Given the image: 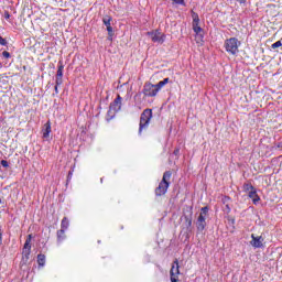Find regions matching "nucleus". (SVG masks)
<instances>
[{"label": "nucleus", "instance_id": "f3484780", "mask_svg": "<svg viewBox=\"0 0 282 282\" xmlns=\"http://www.w3.org/2000/svg\"><path fill=\"white\" fill-rule=\"evenodd\" d=\"M170 80L171 79L169 77L164 78L163 80L159 82L154 86L156 87L158 91H160V89H162V87H164L165 85H169Z\"/></svg>", "mask_w": 282, "mask_h": 282}, {"label": "nucleus", "instance_id": "7c9ffc66", "mask_svg": "<svg viewBox=\"0 0 282 282\" xmlns=\"http://www.w3.org/2000/svg\"><path fill=\"white\" fill-rule=\"evenodd\" d=\"M2 56H3L4 58H11L12 55H10V52L4 51V52H2Z\"/></svg>", "mask_w": 282, "mask_h": 282}, {"label": "nucleus", "instance_id": "dca6fc26", "mask_svg": "<svg viewBox=\"0 0 282 282\" xmlns=\"http://www.w3.org/2000/svg\"><path fill=\"white\" fill-rule=\"evenodd\" d=\"M196 228L198 230V232H204V230H206V221H202V220H196Z\"/></svg>", "mask_w": 282, "mask_h": 282}, {"label": "nucleus", "instance_id": "cd10ccee", "mask_svg": "<svg viewBox=\"0 0 282 282\" xmlns=\"http://www.w3.org/2000/svg\"><path fill=\"white\" fill-rule=\"evenodd\" d=\"M107 32L110 36V41H111V36H113V28L110 25V26H107Z\"/></svg>", "mask_w": 282, "mask_h": 282}, {"label": "nucleus", "instance_id": "2f4dec72", "mask_svg": "<svg viewBox=\"0 0 282 282\" xmlns=\"http://www.w3.org/2000/svg\"><path fill=\"white\" fill-rule=\"evenodd\" d=\"M73 175H74V172L69 171L67 175V182L72 181Z\"/></svg>", "mask_w": 282, "mask_h": 282}, {"label": "nucleus", "instance_id": "4be33fe9", "mask_svg": "<svg viewBox=\"0 0 282 282\" xmlns=\"http://www.w3.org/2000/svg\"><path fill=\"white\" fill-rule=\"evenodd\" d=\"M63 69H65V66L63 65V61H59L56 76L63 77Z\"/></svg>", "mask_w": 282, "mask_h": 282}, {"label": "nucleus", "instance_id": "f257e3e1", "mask_svg": "<svg viewBox=\"0 0 282 282\" xmlns=\"http://www.w3.org/2000/svg\"><path fill=\"white\" fill-rule=\"evenodd\" d=\"M173 173L171 171H166L163 174L162 181L159 183V186L155 188L156 197H162V195H166L169 187L171 186V177Z\"/></svg>", "mask_w": 282, "mask_h": 282}, {"label": "nucleus", "instance_id": "423d86ee", "mask_svg": "<svg viewBox=\"0 0 282 282\" xmlns=\"http://www.w3.org/2000/svg\"><path fill=\"white\" fill-rule=\"evenodd\" d=\"M148 36H151L152 43H164L166 41V34L160 32V30L148 32Z\"/></svg>", "mask_w": 282, "mask_h": 282}, {"label": "nucleus", "instance_id": "412c9836", "mask_svg": "<svg viewBox=\"0 0 282 282\" xmlns=\"http://www.w3.org/2000/svg\"><path fill=\"white\" fill-rule=\"evenodd\" d=\"M116 113H118V111H113V109L110 108L109 106V109H108V112H107V120H113V118L116 117Z\"/></svg>", "mask_w": 282, "mask_h": 282}, {"label": "nucleus", "instance_id": "ea45409f", "mask_svg": "<svg viewBox=\"0 0 282 282\" xmlns=\"http://www.w3.org/2000/svg\"><path fill=\"white\" fill-rule=\"evenodd\" d=\"M180 150L174 151V153H177Z\"/></svg>", "mask_w": 282, "mask_h": 282}, {"label": "nucleus", "instance_id": "0eeeda50", "mask_svg": "<svg viewBox=\"0 0 282 282\" xmlns=\"http://www.w3.org/2000/svg\"><path fill=\"white\" fill-rule=\"evenodd\" d=\"M171 282H178L180 281V260L175 259L171 271H170Z\"/></svg>", "mask_w": 282, "mask_h": 282}, {"label": "nucleus", "instance_id": "f8f14e48", "mask_svg": "<svg viewBox=\"0 0 282 282\" xmlns=\"http://www.w3.org/2000/svg\"><path fill=\"white\" fill-rule=\"evenodd\" d=\"M248 197L252 199L254 205H258L259 202H261V197H259V194H257V188L249 192Z\"/></svg>", "mask_w": 282, "mask_h": 282}, {"label": "nucleus", "instance_id": "c756f323", "mask_svg": "<svg viewBox=\"0 0 282 282\" xmlns=\"http://www.w3.org/2000/svg\"><path fill=\"white\" fill-rule=\"evenodd\" d=\"M0 164H1V166H3V169H8V166H10V164L8 163L7 160H2V161L0 162Z\"/></svg>", "mask_w": 282, "mask_h": 282}, {"label": "nucleus", "instance_id": "9d476101", "mask_svg": "<svg viewBox=\"0 0 282 282\" xmlns=\"http://www.w3.org/2000/svg\"><path fill=\"white\" fill-rule=\"evenodd\" d=\"M252 241H251V246H253V248H261L263 246V238L260 237H254V234L251 235Z\"/></svg>", "mask_w": 282, "mask_h": 282}, {"label": "nucleus", "instance_id": "f704fd0d", "mask_svg": "<svg viewBox=\"0 0 282 282\" xmlns=\"http://www.w3.org/2000/svg\"><path fill=\"white\" fill-rule=\"evenodd\" d=\"M4 19H7V20L10 19V12H8V11L4 12Z\"/></svg>", "mask_w": 282, "mask_h": 282}, {"label": "nucleus", "instance_id": "6e6552de", "mask_svg": "<svg viewBox=\"0 0 282 282\" xmlns=\"http://www.w3.org/2000/svg\"><path fill=\"white\" fill-rule=\"evenodd\" d=\"M182 219L185 221V228H191L193 226V207H187L184 212Z\"/></svg>", "mask_w": 282, "mask_h": 282}, {"label": "nucleus", "instance_id": "f03ea898", "mask_svg": "<svg viewBox=\"0 0 282 282\" xmlns=\"http://www.w3.org/2000/svg\"><path fill=\"white\" fill-rule=\"evenodd\" d=\"M151 118H153V110L149 108L143 110L140 116L139 133H142V131H147V129H149Z\"/></svg>", "mask_w": 282, "mask_h": 282}, {"label": "nucleus", "instance_id": "e433bc0d", "mask_svg": "<svg viewBox=\"0 0 282 282\" xmlns=\"http://www.w3.org/2000/svg\"><path fill=\"white\" fill-rule=\"evenodd\" d=\"M58 87L59 86H57V84H55V88H54L55 89V94H58Z\"/></svg>", "mask_w": 282, "mask_h": 282}, {"label": "nucleus", "instance_id": "6ab92c4d", "mask_svg": "<svg viewBox=\"0 0 282 282\" xmlns=\"http://www.w3.org/2000/svg\"><path fill=\"white\" fill-rule=\"evenodd\" d=\"M67 228H69V220L64 217L61 223V230H67Z\"/></svg>", "mask_w": 282, "mask_h": 282}, {"label": "nucleus", "instance_id": "b1692460", "mask_svg": "<svg viewBox=\"0 0 282 282\" xmlns=\"http://www.w3.org/2000/svg\"><path fill=\"white\" fill-rule=\"evenodd\" d=\"M281 46H282L281 41H276L275 43H273V44L271 45L272 50H278V47H281Z\"/></svg>", "mask_w": 282, "mask_h": 282}, {"label": "nucleus", "instance_id": "72a5a7b5", "mask_svg": "<svg viewBox=\"0 0 282 282\" xmlns=\"http://www.w3.org/2000/svg\"><path fill=\"white\" fill-rule=\"evenodd\" d=\"M1 243H3V231H1V229H0V246H1Z\"/></svg>", "mask_w": 282, "mask_h": 282}, {"label": "nucleus", "instance_id": "4c0bfd02", "mask_svg": "<svg viewBox=\"0 0 282 282\" xmlns=\"http://www.w3.org/2000/svg\"><path fill=\"white\" fill-rule=\"evenodd\" d=\"M237 1H238V3H240V4H243V3H246L247 0H237Z\"/></svg>", "mask_w": 282, "mask_h": 282}, {"label": "nucleus", "instance_id": "473e14b6", "mask_svg": "<svg viewBox=\"0 0 282 282\" xmlns=\"http://www.w3.org/2000/svg\"><path fill=\"white\" fill-rule=\"evenodd\" d=\"M229 200H230L229 196H224L223 204H228Z\"/></svg>", "mask_w": 282, "mask_h": 282}, {"label": "nucleus", "instance_id": "a878e982", "mask_svg": "<svg viewBox=\"0 0 282 282\" xmlns=\"http://www.w3.org/2000/svg\"><path fill=\"white\" fill-rule=\"evenodd\" d=\"M173 3H175L176 6H186V2L184 0H172Z\"/></svg>", "mask_w": 282, "mask_h": 282}, {"label": "nucleus", "instance_id": "9b49d317", "mask_svg": "<svg viewBox=\"0 0 282 282\" xmlns=\"http://www.w3.org/2000/svg\"><path fill=\"white\" fill-rule=\"evenodd\" d=\"M42 133L44 139L50 138V133H52V122L47 121L44 124V129L42 130Z\"/></svg>", "mask_w": 282, "mask_h": 282}, {"label": "nucleus", "instance_id": "58836bf2", "mask_svg": "<svg viewBox=\"0 0 282 282\" xmlns=\"http://www.w3.org/2000/svg\"><path fill=\"white\" fill-rule=\"evenodd\" d=\"M3 67V63H1V61H0V69Z\"/></svg>", "mask_w": 282, "mask_h": 282}, {"label": "nucleus", "instance_id": "393cba45", "mask_svg": "<svg viewBox=\"0 0 282 282\" xmlns=\"http://www.w3.org/2000/svg\"><path fill=\"white\" fill-rule=\"evenodd\" d=\"M192 19L193 21H199V14H197V12L192 10Z\"/></svg>", "mask_w": 282, "mask_h": 282}, {"label": "nucleus", "instance_id": "7ed1b4c3", "mask_svg": "<svg viewBox=\"0 0 282 282\" xmlns=\"http://www.w3.org/2000/svg\"><path fill=\"white\" fill-rule=\"evenodd\" d=\"M239 45H241V42L237 37H230L225 41V50L231 56L239 54Z\"/></svg>", "mask_w": 282, "mask_h": 282}, {"label": "nucleus", "instance_id": "aec40b11", "mask_svg": "<svg viewBox=\"0 0 282 282\" xmlns=\"http://www.w3.org/2000/svg\"><path fill=\"white\" fill-rule=\"evenodd\" d=\"M37 264L40 265V268H43V265H45V254H37Z\"/></svg>", "mask_w": 282, "mask_h": 282}, {"label": "nucleus", "instance_id": "5701e85b", "mask_svg": "<svg viewBox=\"0 0 282 282\" xmlns=\"http://www.w3.org/2000/svg\"><path fill=\"white\" fill-rule=\"evenodd\" d=\"M111 21H112V19H111V17H109V15H106V17L102 19V23H104V25H106V28L111 25Z\"/></svg>", "mask_w": 282, "mask_h": 282}, {"label": "nucleus", "instance_id": "4468645a", "mask_svg": "<svg viewBox=\"0 0 282 282\" xmlns=\"http://www.w3.org/2000/svg\"><path fill=\"white\" fill-rule=\"evenodd\" d=\"M192 28L195 34H199V32H202V26H199V20H193Z\"/></svg>", "mask_w": 282, "mask_h": 282}, {"label": "nucleus", "instance_id": "20e7f679", "mask_svg": "<svg viewBox=\"0 0 282 282\" xmlns=\"http://www.w3.org/2000/svg\"><path fill=\"white\" fill-rule=\"evenodd\" d=\"M32 235H29L25 242L24 247L22 249V259L23 261H30V254H32Z\"/></svg>", "mask_w": 282, "mask_h": 282}, {"label": "nucleus", "instance_id": "39448f33", "mask_svg": "<svg viewBox=\"0 0 282 282\" xmlns=\"http://www.w3.org/2000/svg\"><path fill=\"white\" fill-rule=\"evenodd\" d=\"M160 90H158L156 86L151 84V83H145L143 86V90L142 94L147 97V98H155V96H158V93Z\"/></svg>", "mask_w": 282, "mask_h": 282}, {"label": "nucleus", "instance_id": "2eb2a0df", "mask_svg": "<svg viewBox=\"0 0 282 282\" xmlns=\"http://www.w3.org/2000/svg\"><path fill=\"white\" fill-rule=\"evenodd\" d=\"M65 229L57 230V243H63L65 241Z\"/></svg>", "mask_w": 282, "mask_h": 282}, {"label": "nucleus", "instance_id": "bb28decb", "mask_svg": "<svg viewBox=\"0 0 282 282\" xmlns=\"http://www.w3.org/2000/svg\"><path fill=\"white\" fill-rule=\"evenodd\" d=\"M55 85H57V86L63 85V77L56 76Z\"/></svg>", "mask_w": 282, "mask_h": 282}, {"label": "nucleus", "instance_id": "a211bd4d", "mask_svg": "<svg viewBox=\"0 0 282 282\" xmlns=\"http://www.w3.org/2000/svg\"><path fill=\"white\" fill-rule=\"evenodd\" d=\"M253 189H256V187L252 185V183H245V184L242 185V191H243L245 193H250V192H252Z\"/></svg>", "mask_w": 282, "mask_h": 282}, {"label": "nucleus", "instance_id": "1a4fd4ad", "mask_svg": "<svg viewBox=\"0 0 282 282\" xmlns=\"http://www.w3.org/2000/svg\"><path fill=\"white\" fill-rule=\"evenodd\" d=\"M113 111H120L122 109V97L117 95L116 99L109 106Z\"/></svg>", "mask_w": 282, "mask_h": 282}, {"label": "nucleus", "instance_id": "ddd939ff", "mask_svg": "<svg viewBox=\"0 0 282 282\" xmlns=\"http://www.w3.org/2000/svg\"><path fill=\"white\" fill-rule=\"evenodd\" d=\"M208 206H205L200 209L199 216H198V221H206L207 217H208Z\"/></svg>", "mask_w": 282, "mask_h": 282}, {"label": "nucleus", "instance_id": "c9c22d12", "mask_svg": "<svg viewBox=\"0 0 282 282\" xmlns=\"http://www.w3.org/2000/svg\"><path fill=\"white\" fill-rule=\"evenodd\" d=\"M226 209H227V213H230V205L226 204Z\"/></svg>", "mask_w": 282, "mask_h": 282}, {"label": "nucleus", "instance_id": "c85d7f7f", "mask_svg": "<svg viewBox=\"0 0 282 282\" xmlns=\"http://www.w3.org/2000/svg\"><path fill=\"white\" fill-rule=\"evenodd\" d=\"M0 45H8V40H6L3 36H0Z\"/></svg>", "mask_w": 282, "mask_h": 282}]
</instances>
